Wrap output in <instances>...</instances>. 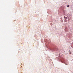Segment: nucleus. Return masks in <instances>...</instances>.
Returning a JSON list of instances; mask_svg holds the SVG:
<instances>
[{"label":"nucleus","mask_w":73,"mask_h":73,"mask_svg":"<svg viewBox=\"0 0 73 73\" xmlns=\"http://www.w3.org/2000/svg\"><path fill=\"white\" fill-rule=\"evenodd\" d=\"M65 17H64V18H65Z\"/></svg>","instance_id":"nucleus-4"},{"label":"nucleus","mask_w":73,"mask_h":73,"mask_svg":"<svg viewBox=\"0 0 73 73\" xmlns=\"http://www.w3.org/2000/svg\"><path fill=\"white\" fill-rule=\"evenodd\" d=\"M65 64V65H67V64H66V63Z\"/></svg>","instance_id":"nucleus-3"},{"label":"nucleus","mask_w":73,"mask_h":73,"mask_svg":"<svg viewBox=\"0 0 73 73\" xmlns=\"http://www.w3.org/2000/svg\"><path fill=\"white\" fill-rule=\"evenodd\" d=\"M65 20H64L65 22H66L67 21H69L70 20V18L69 17H66L64 19Z\"/></svg>","instance_id":"nucleus-1"},{"label":"nucleus","mask_w":73,"mask_h":73,"mask_svg":"<svg viewBox=\"0 0 73 73\" xmlns=\"http://www.w3.org/2000/svg\"><path fill=\"white\" fill-rule=\"evenodd\" d=\"M69 5H67V7L68 8V7H69Z\"/></svg>","instance_id":"nucleus-2"}]
</instances>
